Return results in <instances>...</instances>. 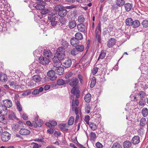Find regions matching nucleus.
<instances>
[{
    "instance_id": "nucleus-1",
    "label": "nucleus",
    "mask_w": 148,
    "mask_h": 148,
    "mask_svg": "<svg viewBox=\"0 0 148 148\" xmlns=\"http://www.w3.org/2000/svg\"><path fill=\"white\" fill-rule=\"evenodd\" d=\"M69 84L73 88L72 89L71 92L74 95H76L77 98H79V96L80 91L78 89H76V87L78 85L79 83V80L76 77H73L70 80Z\"/></svg>"
},
{
    "instance_id": "nucleus-2",
    "label": "nucleus",
    "mask_w": 148,
    "mask_h": 148,
    "mask_svg": "<svg viewBox=\"0 0 148 148\" xmlns=\"http://www.w3.org/2000/svg\"><path fill=\"white\" fill-rule=\"evenodd\" d=\"M65 51L64 50H62L58 48L56 51V55L53 58V60L55 64L58 63L59 65L61 64L60 61L64 59V56Z\"/></svg>"
},
{
    "instance_id": "nucleus-3",
    "label": "nucleus",
    "mask_w": 148,
    "mask_h": 148,
    "mask_svg": "<svg viewBox=\"0 0 148 148\" xmlns=\"http://www.w3.org/2000/svg\"><path fill=\"white\" fill-rule=\"evenodd\" d=\"M53 65L54 67L53 69L55 70V71L56 74L59 75H61L63 74L64 69L63 67L60 66V65H59V64L58 63L55 64V63H54Z\"/></svg>"
},
{
    "instance_id": "nucleus-4",
    "label": "nucleus",
    "mask_w": 148,
    "mask_h": 148,
    "mask_svg": "<svg viewBox=\"0 0 148 148\" xmlns=\"http://www.w3.org/2000/svg\"><path fill=\"white\" fill-rule=\"evenodd\" d=\"M35 7L36 9L40 10V13L42 14H46L49 11L48 9H45V5H43L37 4Z\"/></svg>"
},
{
    "instance_id": "nucleus-5",
    "label": "nucleus",
    "mask_w": 148,
    "mask_h": 148,
    "mask_svg": "<svg viewBox=\"0 0 148 148\" xmlns=\"http://www.w3.org/2000/svg\"><path fill=\"white\" fill-rule=\"evenodd\" d=\"M49 21L51 23V25L53 27L56 26L57 23V21H56L57 17L54 15H49L48 16Z\"/></svg>"
},
{
    "instance_id": "nucleus-6",
    "label": "nucleus",
    "mask_w": 148,
    "mask_h": 148,
    "mask_svg": "<svg viewBox=\"0 0 148 148\" xmlns=\"http://www.w3.org/2000/svg\"><path fill=\"white\" fill-rule=\"evenodd\" d=\"M11 135L7 132H4L1 135V140L3 142H7L10 138Z\"/></svg>"
},
{
    "instance_id": "nucleus-7",
    "label": "nucleus",
    "mask_w": 148,
    "mask_h": 148,
    "mask_svg": "<svg viewBox=\"0 0 148 148\" xmlns=\"http://www.w3.org/2000/svg\"><path fill=\"white\" fill-rule=\"evenodd\" d=\"M47 75L49 77L51 81H54L57 78V76L55 74V71L53 70L49 71L47 74Z\"/></svg>"
},
{
    "instance_id": "nucleus-8",
    "label": "nucleus",
    "mask_w": 148,
    "mask_h": 148,
    "mask_svg": "<svg viewBox=\"0 0 148 148\" xmlns=\"http://www.w3.org/2000/svg\"><path fill=\"white\" fill-rule=\"evenodd\" d=\"M77 28L79 32L84 33L86 32V26L83 23H81L78 24L77 25Z\"/></svg>"
},
{
    "instance_id": "nucleus-9",
    "label": "nucleus",
    "mask_w": 148,
    "mask_h": 148,
    "mask_svg": "<svg viewBox=\"0 0 148 148\" xmlns=\"http://www.w3.org/2000/svg\"><path fill=\"white\" fill-rule=\"evenodd\" d=\"M39 60L40 64L44 65L48 64L49 62V60L48 58L42 56L40 57Z\"/></svg>"
},
{
    "instance_id": "nucleus-10",
    "label": "nucleus",
    "mask_w": 148,
    "mask_h": 148,
    "mask_svg": "<svg viewBox=\"0 0 148 148\" xmlns=\"http://www.w3.org/2000/svg\"><path fill=\"white\" fill-rule=\"evenodd\" d=\"M8 113V110L6 107H5L3 104L0 105V114L2 115H5Z\"/></svg>"
},
{
    "instance_id": "nucleus-11",
    "label": "nucleus",
    "mask_w": 148,
    "mask_h": 148,
    "mask_svg": "<svg viewBox=\"0 0 148 148\" xmlns=\"http://www.w3.org/2000/svg\"><path fill=\"white\" fill-rule=\"evenodd\" d=\"M116 40L113 38H110L108 41L107 46L109 48L112 47L116 44Z\"/></svg>"
},
{
    "instance_id": "nucleus-12",
    "label": "nucleus",
    "mask_w": 148,
    "mask_h": 148,
    "mask_svg": "<svg viewBox=\"0 0 148 148\" xmlns=\"http://www.w3.org/2000/svg\"><path fill=\"white\" fill-rule=\"evenodd\" d=\"M8 83L11 87L14 89H17L20 87L19 85L16 83V81H9Z\"/></svg>"
},
{
    "instance_id": "nucleus-13",
    "label": "nucleus",
    "mask_w": 148,
    "mask_h": 148,
    "mask_svg": "<svg viewBox=\"0 0 148 148\" xmlns=\"http://www.w3.org/2000/svg\"><path fill=\"white\" fill-rule=\"evenodd\" d=\"M3 105L7 108H9L12 106V102L11 100L9 99H6L3 100Z\"/></svg>"
},
{
    "instance_id": "nucleus-14",
    "label": "nucleus",
    "mask_w": 148,
    "mask_h": 148,
    "mask_svg": "<svg viewBox=\"0 0 148 148\" xmlns=\"http://www.w3.org/2000/svg\"><path fill=\"white\" fill-rule=\"evenodd\" d=\"M79 41L75 38H71L70 40V43L71 45L75 47L79 45Z\"/></svg>"
},
{
    "instance_id": "nucleus-15",
    "label": "nucleus",
    "mask_w": 148,
    "mask_h": 148,
    "mask_svg": "<svg viewBox=\"0 0 148 148\" xmlns=\"http://www.w3.org/2000/svg\"><path fill=\"white\" fill-rule=\"evenodd\" d=\"M72 64V61L70 59H68L63 63V65L66 68L69 67Z\"/></svg>"
},
{
    "instance_id": "nucleus-16",
    "label": "nucleus",
    "mask_w": 148,
    "mask_h": 148,
    "mask_svg": "<svg viewBox=\"0 0 148 148\" xmlns=\"http://www.w3.org/2000/svg\"><path fill=\"white\" fill-rule=\"evenodd\" d=\"M67 10L64 9V7L58 12V15L61 17H63L65 16L67 14Z\"/></svg>"
},
{
    "instance_id": "nucleus-17",
    "label": "nucleus",
    "mask_w": 148,
    "mask_h": 148,
    "mask_svg": "<svg viewBox=\"0 0 148 148\" xmlns=\"http://www.w3.org/2000/svg\"><path fill=\"white\" fill-rule=\"evenodd\" d=\"M69 46V43L66 41H63L62 42V46L59 47L58 48L62 50H65Z\"/></svg>"
},
{
    "instance_id": "nucleus-18",
    "label": "nucleus",
    "mask_w": 148,
    "mask_h": 148,
    "mask_svg": "<svg viewBox=\"0 0 148 148\" xmlns=\"http://www.w3.org/2000/svg\"><path fill=\"white\" fill-rule=\"evenodd\" d=\"M132 141L134 144L136 145L138 144L140 141L139 137L138 136H134L132 138Z\"/></svg>"
},
{
    "instance_id": "nucleus-19",
    "label": "nucleus",
    "mask_w": 148,
    "mask_h": 148,
    "mask_svg": "<svg viewBox=\"0 0 148 148\" xmlns=\"http://www.w3.org/2000/svg\"><path fill=\"white\" fill-rule=\"evenodd\" d=\"M8 77L7 75L4 74L0 73V81L3 82L7 81Z\"/></svg>"
},
{
    "instance_id": "nucleus-20",
    "label": "nucleus",
    "mask_w": 148,
    "mask_h": 148,
    "mask_svg": "<svg viewBox=\"0 0 148 148\" xmlns=\"http://www.w3.org/2000/svg\"><path fill=\"white\" fill-rule=\"evenodd\" d=\"M20 133L22 135H26L30 134V131L25 129H21L19 131Z\"/></svg>"
},
{
    "instance_id": "nucleus-21",
    "label": "nucleus",
    "mask_w": 148,
    "mask_h": 148,
    "mask_svg": "<svg viewBox=\"0 0 148 148\" xmlns=\"http://www.w3.org/2000/svg\"><path fill=\"white\" fill-rule=\"evenodd\" d=\"M69 81H64L62 79H59L57 80V84L59 86H62L64 84H66L69 82Z\"/></svg>"
},
{
    "instance_id": "nucleus-22",
    "label": "nucleus",
    "mask_w": 148,
    "mask_h": 148,
    "mask_svg": "<svg viewBox=\"0 0 148 148\" xmlns=\"http://www.w3.org/2000/svg\"><path fill=\"white\" fill-rule=\"evenodd\" d=\"M124 7L127 12L130 11L132 8V5L129 3H126L125 4Z\"/></svg>"
},
{
    "instance_id": "nucleus-23",
    "label": "nucleus",
    "mask_w": 148,
    "mask_h": 148,
    "mask_svg": "<svg viewBox=\"0 0 148 148\" xmlns=\"http://www.w3.org/2000/svg\"><path fill=\"white\" fill-rule=\"evenodd\" d=\"M84 99L85 101L87 103H89L90 102L91 99V95L90 94H87L84 97Z\"/></svg>"
},
{
    "instance_id": "nucleus-24",
    "label": "nucleus",
    "mask_w": 148,
    "mask_h": 148,
    "mask_svg": "<svg viewBox=\"0 0 148 148\" xmlns=\"http://www.w3.org/2000/svg\"><path fill=\"white\" fill-rule=\"evenodd\" d=\"M76 25V23L75 20L71 21L69 23V26L70 29L75 27Z\"/></svg>"
},
{
    "instance_id": "nucleus-25",
    "label": "nucleus",
    "mask_w": 148,
    "mask_h": 148,
    "mask_svg": "<svg viewBox=\"0 0 148 148\" xmlns=\"http://www.w3.org/2000/svg\"><path fill=\"white\" fill-rule=\"evenodd\" d=\"M131 143L129 141H126L123 143L124 148H129L131 146Z\"/></svg>"
},
{
    "instance_id": "nucleus-26",
    "label": "nucleus",
    "mask_w": 148,
    "mask_h": 148,
    "mask_svg": "<svg viewBox=\"0 0 148 148\" xmlns=\"http://www.w3.org/2000/svg\"><path fill=\"white\" fill-rule=\"evenodd\" d=\"M96 35V40L98 41L99 43H101V40L100 36V34H99V32L95 31Z\"/></svg>"
},
{
    "instance_id": "nucleus-27",
    "label": "nucleus",
    "mask_w": 148,
    "mask_h": 148,
    "mask_svg": "<svg viewBox=\"0 0 148 148\" xmlns=\"http://www.w3.org/2000/svg\"><path fill=\"white\" fill-rule=\"evenodd\" d=\"M51 52L49 50H45L43 51V55L45 57L49 58L51 55Z\"/></svg>"
},
{
    "instance_id": "nucleus-28",
    "label": "nucleus",
    "mask_w": 148,
    "mask_h": 148,
    "mask_svg": "<svg viewBox=\"0 0 148 148\" xmlns=\"http://www.w3.org/2000/svg\"><path fill=\"white\" fill-rule=\"evenodd\" d=\"M33 79L35 82L38 83L41 81V78L40 76L38 75H34L33 77Z\"/></svg>"
},
{
    "instance_id": "nucleus-29",
    "label": "nucleus",
    "mask_w": 148,
    "mask_h": 148,
    "mask_svg": "<svg viewBox=\"0 0 148 148\" xmlns=\"http://www.w3.org/2000/svg\"><path fill=\"white\" fill-rule=\"evenodd\" d=\"M75 48L77 49L78 52H82L83 51L84 49V47L82 45H77L75 46Z\"/></svg>"
},
{
    "instance_id": "nucleus-30",
    "label": "nucleus",
    "mask_w": 148,
    "mask_h": 148,
    "mask_svg": "<svg viewBox=\"0 0 148 148\" xmlns=\"http://www.w3.org/2000/svg\"><path fill=\"white\" fill-rule=\"evenodd\" d=\"M142 113L144 117H146L148 114V110L147 108H143L142 110Z\"/></svg>"
},
{
    "instance_id": "nucleus-31",
    "label": "nucleus",
    "mask_w": 148,
    "mask_h": 148,
    "mask_svg": "<svg viewBox=\"0 0 148 148\" xmlns=\"http://www.w3.org/2000/svg\"><path fill=\"white\" fill-rule=\"evenodd\" d=\"M125 2L124 0H117L116 4L118 6L121 7L125 4Z\"/></svg>"
},
{
    "instance_id": "nucleus-32",
    "label": "nucleus",
    "mask_w": 148,
    "mask_h": 148,
    "mask_svg": "<svg viewBox=\"0 0 148 148\" xmlns=\"http://www.w3.org/2000/svg\"><path fill=\"white\" fill-rule=\"evenodd\" d=\"M75 38L79 41L82 39L83 36L80 33L77 32L75 35Z\"/></svg>"
},
{
    "instance_id": "nucleus-33",
    "label": "nucleus",
    "mask_w": 148,
    "mask_h": 148,
    "mask_svg": "<svg viewBox=\"0 0 148 148\" xmlns=\"http://www.w3.org/2000/svg\"><path fill=\"white\" fill-rule=\"evenodd\" d=\"M133 20L131 18H129L126 20V24L127 25L131 26L133 25Z\"/></svg>"
},
{
    "instance_id": "nucleus-34",
    "label": "nucleus",
    "mask_w": 148,
    "mask_h": 148,
    "mask_svg": "<svg viewBox=\"0 0 148 148\" xmlns=\"http://www.w3.org/2000/svg\"><path fill=\"white\" fill-rule=\"evenodd\" d=\"M140 22L138 20H135L133 21V27L134 28H136L138 27L140 25Z\"/></svg>"
},
{
    "instance_id": "nucleus-35",
    "label": "nucleus",
    "mask_w": 148,
    "mask_h": 148,
    "mask_svg": "<svg viewBox=\"0 0 148 148\" xmlns=\"http://www.w3.org/2000/svg\"><path fill=\"white\" fill-rule=\"evenodd\" d=\"M147 123V122L145 118H142L140 121V125L141 126L143 127Z\"/></svg>"
},
{
    "instance_id": "nucleus-36",
    "label": "nucleus",
    "mask_w": 148,
    "mask_h": 148,
    "mask_svg": "<svg viewBox=\"0 0 148 148\" xmlns=\"http://www.w3.org/2000/svg\"><path fill=\"white\" fill-rule=\"evenodd\" d=\"M88 124L89 125V126L91 129L93 130H95L97 128V126L95 124L91 122H90V123Z\"/></svg>"
},
{
    "instance_id": "nucleus-37",
    "label": "nucleus",
    "mask_w": 148,
    "mask_h": 148,
    "mask_svg": "<svg viewBox=\"0 0 148 148\" xmlns=\"http://www.w3.org/2000/svg\"><path fill=\"white\" fill-rule=\"evenodd\" d=\"M77 20L80 23H83L85 21V18L83 15H81L78 16Z\"/></svg>"
},
{
    "instance_id": "nucleus-38",
    "label": "nucleus",
    "mask_w": 148,
    "mask_h": 148,
    "mask_svg": "<svg viewBox=\"0 0 148 148\" xmlns=\"http://www.w3.org/2000/svg\"><path fill=\"white\" fill-rule=\"evenodd\" d=\"M17 109L18 111L20 112L22 110V107L19 101H17L16 102Z\"/></svg>"
},
{
    "instance_id": "nucleus-39",
    "label": "nucleus",
    "mask_w": 148,
    "mask_h": 148,
    "mask_svg": "<svg viewBox=\"0 0 148 148\" xmlns=\"http://www.w3.org/2000/svg\"><path fill=\"white\" fill-rule=\"evenodd\" d=\"M106 55V53L104 51H101L99 55L98 60L99 59H103Z\"/></svg>"
},
{
    "instance_id": "nucleus-40",
    "label": "nucleus",
    "mask_w": 148,
    "mask_h": 148,
    "mask_svg": "<svg viewBox=\"0 0 148 148\" xmlns=\"http://www.w3.org/2000/svg\"><path fill=\"white\" fill-rule=\"evenodd\" d=\"M96 79L95 77H93L91 81V83L90 84V86L91 88H93L95 86L96 83Z\"/></svg>"
},
{
    "instance_id": "nucleus-41",
    "label": "nucleus",
    "mask_w": 148,
    "mask_h": 148,
    "mask_svg": "<svg viewBox=\"0 0 148 148\" xmlns=\"http://www.w3.org/2000/svg\"><path fill=\"white\" fill-rule=\"evenodd\" d=\"M89 136L90 140H94L96 138V135L95 133L92 132L90 134Z\"/></svg>"
},
{
    "instance_id": "nucleus-42",
    "label": "nucleus",
    "mask_w": 148,
    "mask_h": 148,
    "mask_svg": "<svg viewBox=\"0 0 148 148\" xmlns=\"http://www.w3.org/2000/svg\"><path fill=\"white\" fill-rule=\"evenodd\" d=\"M79 105V101L78 99H76L75 100L73 99L72 102V106H76L78 107Z\"/></svg>"
},
{
    "instance_id": "nucleus-43",
    "label": "nucleus",
    "mask_w": 148,
    "mask_h": 148,
    "mask_svg": "<svg viewBox=\"0 0 148 148\" xmlns=\"http://www.w3.org/2000/svg\"><path fill=\"white\" fill-rule=\"evenodd\" d=\"M74 119L73 116H71L70 117L68 121V124L69 125H72L74 122Z\"/></svg>"
},
{
    "instance_id": "nucleus-44",
    "label": "nucleus",
    "mask_w": 148,
    "mask_h": 148,
    "mask_svg": "<svg viewBox=\"0 0 148 148\" xmlns=\"http://www.w3.org/2000/svg\"><path fill=\"white\" fill-rule=\"evenodd\" d=\"M32 145H33V148H39L41 146V144H38L35 143H32Z\"/></svg>"
},
{
    "instance_id": "nucleus-45",
    "label": "nucleus",
    "mask_w": 148,
    "mask_h": 148,
    "mask_svg": "<svg viewBox=\"0 0 148 148\" xmlns=\"http://www.w3.org/2000/svg\"><path fill=\"white\" fill-rule=\"evenodd\" d=\"M145 103L146 102L145 99H140L139 103V105L141 106H143L145 105Z\"/></svg>"
},
{
    "instance_id": "nucleus-46",
    "label": "nucleus",
    "mask_w": 148,
    "mask_h": 148,
    "mask_svg": "<svg viewBox=\"0 0 148 148\" xmlns=\"http://www.w3.org/2000/svg\"><path fill=\"white\" fill-rule=\"evenodd\" d=\"M79 52L75 48L72 49L71 51V54L73 56H75Z\"/></svg>"
},
{
    "instance_id": "nucleus-47",
    "label": "nucleus",
    "mask_w": 148,
    "mask_h": 148,
    "mask_svg": "<svg viewBox=\"0 0 148 148\" xmlns=\"http://www.w3.org/2000/svg\"><path fill=\"white\" fill-rule=\"evenodd\" d=\"M146 95L145 93L143 91L140 92L138 93V96L141 99H143L145 97V96H146Z\"/></svg>"
},
{
    "instance_id": "nucleus-48",
    "label": "nucleus",
    "mask_w": 148,
    "mask_h": 148,
    "mask_svg": "<svg viewBox=\"0 0 148 148\" xmlns=\"http://www.w3.org/2000/svg\"><path fill=\"white\" fill-rule=\"evenodd\" d=\"M142 25L144 27H148V20H143L142 23Z\"/></svg>"
},
{
    "instance_id": "nucleus-49",
    "label": "nucleus",
    "mask_w": 148,
    "mask_h": 148,
    "mask_svg": "<svg viewBox=\"0 0 148 148\" xmlns=\"http://www.w3.org/2000/svg\"><path fill=\"white\" fill-rule=\"evenodd\" d=\"M112 148H121V146L119 143H116L113 144Z\"/></svg>"
},
{
    "instance_id": "nucleus-50",
    "label": "nucleus",
    "mask_w": 148,
    "mask_h": 148,
    "mask_svg": "<svg viewBox=\"0 0 148 148\" xmlns=\"http://www.w3.org/2000/svg\"><path fill=\"white\" fill-rule=\"evenodd\" d=\"M138 132L140 136L144 134L143 128L140 127L138 130Z\"/></svg>"
},
{
    "instance_id": "nucleus-51",
    "label": "nucleus",
    "mask_w": 148,
    "mask_h": 148,
    "mask_svg": "<svg viewBox=\"0 0 148 148\" xmlns=\"http://www.w3.org/2000/svg\"><path fill=\"white\" fill-rule=\"evenodd\" d=\"M85 112L87 113L88 114L90 112V106L89 105L86 106L85 107Z\"/></svg>"
},
{
    "instance_id": "nucleus-52",
    "label": "nucleus",
    "mask_w": 148,
    "mask_h": 148,
    "mask_svg": "<svg viewBox=\"0 0 148 148\" xmlns=\"http://www.w3.org/2000/svg\"><path fill=\"white\" fill-rule=\"evenodd\" d=\"M73 110L75 111V113L76 115L78 114V107L76 106L72 107Z\"/></svg>"
},
{
    "instance_id": "nucleus-53",
    "label": "nucleus",
    "mask_w": 148,
    "mask_h": 148,
    "mask_svg": "<svg viewBox=\"0 0 148 148\" xmlns=\"http://www.w3.org/2000/svg\"><path fill=\"white\" fill-rule=\"evenodd\" d=\"M98 70V68L95 67L93 68L92 70V74L93 75H95L97 72Z\"/></svg>"
},
{
    "instance_id": "nucleus-54",
    "label": "nucleus",
    "mask_w": 148,
    "mask_h": 148,
    "mask_svg": "<svg viewBox=\"0 0 148 148\" xmlns=\"http://www.w3.org/2000/svg\"><path fill=\"white\" fill-rule=\"evenodd\" d=\"M73 74V73L71 72L66 74L65 76V78L66 79H68L71 77L72 76Z\"/></svg>"
},
{
    "instance_id": "nucleus-55",
    "label": "nucleus",
    "mask_w": 148,
    "mask_h": 148,
    "mask_svg": "<svg viewBox=\"0 0 148 148\" xmlns=\"http://www.w3.org/2000/svg\"><path fill=\"white\" fill-rule=\"evenodd\" d=\"M90 120V116H87L85 117L84 121L86 123L88 124L90 123L89 121Z\"/></svg>"
},
{
    "instance_id": "nucleus-56",
    "label": "nucleus",
    "mask_w": 148,
    "mask_h": 148,
    "mask_svg": "<svg viewBox=\"0 0 148 148\" xmlns=\"http://www.w3.org/2000/svg\"><path fill=\"white\" fill-rule=\"evenodd\" d=\"M63 7L60 5H57L55 7V9L57 11L60 10V9H62Z\"/></svg>"
},
{
    "instance_id": "nucleus-57",
    "label": "nucleus",
    "mask_w": 148,
    "mask_h": 148,
    "mask_svg": "<svg viewBox=\"0 0 148 148\" xmlns=\"http://www.w3.org/2000/svg\"><path fill=\"white\" fill-rule=\"evenodd\" d=\"M31 92L29 90H27L24 92L22 94V95L23 96H26L29 95L31 94Z\"/></svg>"
},
{
    "instance_id": "nucleus-58",
    "label": "nucleus",
    "mask_w": 148,
    "mask_h": 148,
    "mask_svg": "<svg viewBox=\"0 0 148 148\" xmlns=\"http://www.w3.org/2000/svg\"><path fill=\"white\" fill-rule=\"evenodd\" d=\"M30 66H32L33 69H35V68H37L38 67V64L35 62H33V63L30 65Z\"/></svg>"
},
{
    "instance_id": "nucleus-59",
    "label": "nucleus",
    "mask_w": 148,
    "mask_h": 148,
    "mask_svg": "<svg viewBox=\"0 0 148 148\" xmlns=\"http://www.w3.org/2000/svg\"><path fill=\"white\" fill-rule=\"evenodd\" d=\"M95 145L97 148H102L103 147L102 145L99 142H97Z\"/></svg>"
},
{
    "instance_id": "nucleus-60",
    "label": "nucleus",
    "mask_w": 148,
    "mask_h": 148,
    "mask_svg": "<svg viewBox=\"0 0 148 148\" xmlns=\"http://www.w3.org/2000/svg\"><path fill=\"white\" fill-rule=\"evenodd\" d=\"M66 124L62 123L60 124L59 125V128L62 129H64V128L66 127Z\"/></svg>"
},
{
    "instance_id": "nucleus-61",
    "label": "nucleus",
    "mask_w": 148,
    "mask_h": 148,
    "mask_svg": "<svg viewBox=\"0 0 148 148\" xmlns=\"http://www.w3.org/2000/svg\"><path fill=\"white\" fill-rule=\"evenodd\" d=\"M28 85L32 87L36 86V84L34 83L32 81H31L28 83Z\"/></svg>"
},
{
    "instance_id": "nucleus-62",
    "label": "nucleus",
    "mask_w": 148,
    "mask_h": 148,
    "mask_svg": "<svg viewBox=\"0 0 148 148\" xmlns=\"http://www.w3.org/2000/svg\"><path fill=\"white\" fill-rule=\"evenodd\" d=\"M75 6L72 5L69 6H66L64 7V9L66 10V9H70L73 8H75Z\"/></svg>"
},
{
    "instance_id": "nucleus-63",
    "label": "nucleus",
    "mask_w": 148,
    "mask_h": 148,
    "mask_svg": "<svg viewBox=\"0 0 148 148\" xmlns=\"http://www.w3.org/2000/svg\"><path fill=\"white\" fill-rule=\"evenodd\" d=\"M33 140L34 141L37 142H44L43 139L42 138H36L34 139Z\"/></svg>"
},
{
    "instance_id": "nucleus-64",
    "label": "nucleus",
    "mask_w": 148,
    "mask_h": 148,
    "mask_svg": "<svg viewBox=\"0 0 148 148\" xmlns=\"http://www.w3.org/2000/svg\"><path fill=\"white\" fill-rule=\"evenodd\" d=\"M51 127H54L57 124V123L56 121H51Z\"/></svg>"
}]
</instances>
